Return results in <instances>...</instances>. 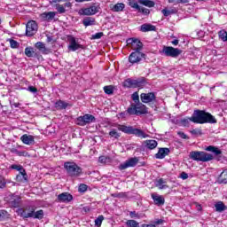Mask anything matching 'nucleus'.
Returning <instances> with one entry per match:
<instances>
[{"mask_svg":"<svg viewBox=\"0 0 227 227\" xmlns=\"http://www.w3.org/2000/svg\"><path fill=\"white\" fill-rule=\"evenodd\" d=\"M127 44L134 51L141 52L143 51V43L139 39L129 38L127 40Z\"/></svg>","mask_w":227,"mask_h":227,"instance_id":"obj_10","label":"nucleus"},{"mask_svg":"<svg viewBox=\"0 0 227 227\" xmlns=\"http://www.w3.org/2000/svg\"><path fill=\"white\" fill-rule=\"evenodd\" d=\"M6 215H8V212H6L5 210H0V221H2V219H4Z\"/></svg>","mask_w":227,"mask_h":227,"instance_id":"obj_56","label":"nucleus"},{"mask_svg":"<svg viewBox=\"0 0 227 227\" xmlns=\"http://www.w3.org/2000/svg\"><path fill=\"white\" fill-rule=\"evenodd\" d=\"M140 31H142V33H148V31H155V26L152 24H143L140 27Z\"/></svg>","mask_w":227,"mask_h":227,"instance_id":"obj_27","label":"nucleus"},{"mask_svg":"<svg viewBox=\"0 0 227 227\" xmlns=\"http://www.w3.org/2000/svg\"><path fill=\"white\" fill-rule=\"evenodd\" d=\"M18 210H23L25 212V214H29V212H31V210H35V207L31 206V205H27L25 207L18 208Z\"/></svg>","mask_w":227,"mask_h":227,"instance_id":"obj_40","label":"nucleus"},{"mask_svg":"<svg viewBox=\"0 0 227 227\" xmlns=\"http://www.w3.org/2000/svg\"><path fill=\"white\" fill-rule=\"evenodd\" d=\"M146 58V55L142 51H132L129 56V62L131 65H137Z\"/></svg>","mask_w":227,"mask_h":227,"instance_id":"obj_6","label":"nucleus"},{"mask_svg":"<svg viewBox=\"0 0 227 227\" xmlns=\"http://www.w3.org/2000/svg\"><path fill=\"white\" fill-rule=\"evenodd\" d=\"M163 223H164V220H162V219H156L154 221V225L155 224H163Z\"/></svg>","mask_w":227,"mask_h":227,"instance_id":"obj_62","label":"nucleus"},{"mask_svg":"<svg viewBox=\"0 0 227 227\" xmlns=\"http://www.w3.org/2000/svg\"><path fill=\"white\" fill-rule=\"evenodd\" d=\"M157 145L159 144L156 140H145L144 142V146L145 148H147V150H155V148H157Z\"/></svg>","mask_w":227,"mask_h":227,"instance_id":"obj_20","label":"nucleus"},{"mask_svg":"<svg viewBox=\"0 0 227 227\" xmlns=\"http://www.w3.org/2000/svg\"><path fill=\"white\" fill-rule=\"evenodd\" d=\"M161 13L164 15V17H169V15H175L176 13V8L170 7V8H164L161 10Z\"/></svg>","mask_w":227,"mask_h":227,"instance_id":"obj_24","label":"nucleus"},{"mask_svg":"<svg viewBox=\"0 0 227 227\" xmlns=\"http://www.w3.org/2000/svg\"><path fill=\"white\" fill-rule=\"evenodd\" d=\"M137 162H139V160L137 158H130L128 160L121 163L119 166V169L123 170L127 169L128 168H134L137 166Z\"/></svg>","mask_w":227,"mask_h":227,"instance_id":"obj_13","label":"nucleus"},{"mask_svg":"<svg viewBox=\"0 0 227 227\" xmlns=\"http://www.w3.org/2000/svg\"><path fill=\"white\" fill-rule=\"evenodd\" d=\"M72 200H74V197L68 192H62L57 197V201L59 203H70Z\"/></svg>","mask_w":227,"mask_h":227,"instance_id":"obj_16","label":"nucleus"},{"mask_svg":"<svg viewBox=\"0 0 227 227\" xmlns=\"http://www.w3.org/2000/svg\"><path fill=\"white\" fill-rule=\"evenodd\" d=\"M6 187V179L3 176H0V189Z\"/></svg>","mask_w":227,"mask_h":227,"instance_id":"obj_52","label":"nucleus"},{"mask_svg":"<svg viewBox=\"0 0 227 227\" xmlns=\"http://www.w3.org/2000/svg\"><path fill=\"white\" fill-rule=\"evenodd\" d=\"M143 227H157L155 224H144Z\"/></svg>","mask_w":227,"mask_h":227,"instance_id":"obj_64","label":"nucleus"},{"mask_svg":"<svg viewBox=\"0 0 227 227\" xmlns=\"http://www.w3.org/2000/svg\"><path fill=\"white\" fill-rule=\"evenodd\" d=\"M67 40L69 42V51H73V52H75V51H79V49H82V46L77 43L75 37L70 35L67 37Z\"/></svg>","mask_w":227,"mask_h":227,"instance_id":"obj_15","label":"nucleus"},{"mask_svg":"<svg viewBox=\"0 0 227 227\" xmlns=\"http://www.w3.org/2000/svg\"><path fill=\"white\" fill-rule=\"evenodd\" d=\"M96 120L97 119L95 118V116L90 114H86L82 116H79L76 119V123L77 125H80V127H84L85 125H88L90 123H95Z\"/></svg>","mask_w":227,"mask_h":227,"instance_id":"obj_8","label":"nucleus"},{"mask_svg":"<svg viewBox=\"0 0 227 227\" xmlns=\"http://www.w3.org/2000/svg\"><path fill=\"white\" fill-rule=\"evenodd\" d=\"M98 12H100V5H98L97 4H93L90 7L81 9L79 11V14L80 15H87V16L97 15V13H98Z\"/></svg>","mask_w":227,"mask_h":227,"instance_id":"obj_9","label":"nucleus"},{"mask_svg":"<svg viewBox=\"0 0 227 227\" xmlns=\"http://www.w3.org/2000/svg\"><path fill=\"white\" fill-rule=\"evenodd\" d=\"M206 152H211L212 153H214V155H216V156H219L221 155V153H223V152L219 148L214 145H209L206 147Z\"/></svg>","mask_w":227,"mask_h":227,"instance_id":"obj_28","label":"nucleus"},{"mask_svg":"<svg viewBox=\"0 0 227 227\" xmlns=\"http://www.w3.org/2000/svg\"><path fill=\"white\" fill-rule=\"evenodd\" d=\"M35 47L38 51H40L42 54H44V55L51 54V52H52V51L47 48V46H45V44L42 42H37L35 44Z\"/></svg>","mask_w":227,"mask_h":227,"instance_id":"obj_18","label":"nucleus"},{"mask_svg":"<svg viewBox=\"0 0 227 227\" xmlns=\"http://www.w3.org/2000/svg\"><path fill=\"white\" fill-rule=\"evenodd\" d=\"M143 84H145V82L141 79H127L124 82V86H126V88H141V86H143Z\"/></svg>","mask_w":227,"mask_h":227,"instance_id":"obj_12","label":"nucleus"},{"mask_svg":"<svg viewBox=\"0 0 227 227\" xmlns=\"http://www.w3.org/2000/svg\"><path fill=\"white\" fill-rule=\"evenodd\" d=\"M170 4H185V3H189V0H168Z\"/></svg>","mask_w":227,"mask_h":227,"instance_id":"obj_45","label":"nucleus"},{"mask_svg":"<svg viewBox=\"0 0 227 227\" xmlns=\"http://www.w3.org/2000/svg\"><path fill=\"white\" fill-rule=\"evenodd\" d=\"M127 112L129 114H137L138 115V113H137V105L136 104H132L131 105V107H129Z\"/></svg>","mask_w":227,"mask_h":227,"instance_id":"obj_36","label":"nucleus"},{"mask_svg":"<svg viewBox=\"0 0 227 227\" xmlns=\"http://www.w3.org/2000/svg\"><path fill=\"white\" fill-rule=\"evenodd\" d=\"M180 178H182V180H187V178H189V174L185 172H182L180 175Z\"/></svg>","mask_w":227,"mask_h":227,"instance_id":"obj_58","label":"nucleus"},{"mask_svg":"<svg viewBox=\"0 0 227 227\" xmlns=\"http://www.w3.org/2000/svg\"><path fill=\"white\" fill-rule=\"evenodd\" d=\"M37 31H38V24H36V21L30 20L27 23V27H26L27 36H33L34 35H36Z\"/></svg>","mask_w":227,"mask_h":227,"instance_id":"obj_11","label":"nucleus"},{"mask_svg":"<svg viewBox=\"0 0 227 227\" xmlns=\"http://www.w3.org/2000/svg\"><path fill=\"white\" fill-rule=\"evenodd\" d=\"M17 214L20 215V217H22L23 219H43V210H38L35 212V209H31L29 213H26V211L22 209H17Z\"/></svg>","mask_w":227,"mask_h":227,"instance_id":"obj_5","label":"nucleus"},{"mask_svg":"<svg viewBox=\"0 0 227 227\" xmlns=\"http://www.w3.org/2000/svg\"><path fill=\"white\" fill-rule=\"evenodd\" d=\"M102 221H104V215H99L96 220H95V225L99 227L102 226Z\"/></svg>","mask_w":227,"mask_h":227,"instance_id":"obj_49","label":"nucleus"},{"mask_svg":"<svg viewBox=\"0 0 227 227\" xmlns=\"http://www.w3.org/2000/svg\"><path fill=\"white\" fill-rule=\"evenodd\" d=\"M129 215H130L131 219H141L144 215L139 214V213H136V211H131L129 213Z\"/></svg>","mask_w":227,"mask_h":227,"instance_id":"obj_44","label":"nucleus"},{"mask_svg":"<svg viewBox=\"0 0 227 227\" xmlns=\"http://www.w3.org/2000/svg\"><path fill=\"white\" fill-rule=\"evenodd\" d=\"M218 184H227V169L223 170L219 177H218Z\"/></svg>","mask_w":227,"mask_h":227,"instance_id":"obj_32","label":"nucleus"},{"mask_svg":"<svg viewBox=\"0 0 227 227\" xmlns=\"http://www.w3.org/2000/svg\"><path fill=\"white\" fill-rule=\"evenodd\" d=\"M177 134L179 137H182V139H187V135H185V133L179 131Z\"/></svg>","mask_w":227,"mask_h":227,"instance_id":"obj_61","label":"nucleus"},{"mask_svg":"<svg viewBox=\"0 0 227 227\" xmlns=\"http://www.w3.org/2000/svg\"><path fill=\"white\" fill-rule=\"evenodd\" d=\"M117 129L118 130H121V132H124V134H133L134 136H137V137H148V136L143 130L133 128L132 126L118 124Z\"/></svg>","mask_w":227,"mask_h":227,"instance_id":"obj_2","label":"nucleus"},{"mask_svg":"<svg viewBox=\"0 0 227 227\" xmlns=\"http://www.w3.org/2000/svg\"><path fill=\"white\" fill-rule=\"evenodd\" d=\"M161 54L168 58H178V56L182 54V50L171 46H164Z\"/></svg>","mask_w":227,"mask_h":227,"instance_id":"obj_7","label":"nucleus"},{"mask_svg":"<svg viewBox=\"0 0 227 227\" xmlns=\"http://www.w3.org/2000/svg\"><path fill=\"white\" fill-rule=\"evenodd\" d=\"M104 91L106 95H113L114 90L113 89V86H105Z\"/></svg>","mask_w":227,"mask_h":227,"instance_id":"obj_46","label":"nucleus"},{"mask_svg":"<svg viewBox=\"0 0 227 227\" xmlns=\"http://www.w3.org/2000/svg\"><path fill=\"white\" fill-rule=\"evenodd\" d=\"M64 168L69 176H80L81 173H82V168H81L75 162H65Z\"/></svg>","mask_w":227,"mask_h":227,"instance_id":"obj_4","label":"nucleus"},{"mask_svg":"<svg viewBox=\"0 0 227 227\" xmlns=\"http://www.w3.org/2000/svg\"><path fill=\"white\" fill-rule=\"evenodd\" d=\"M129 6L131 8H134L135 10H140L141 6H139V4H137V2L136 1H129Z\"/></svg>","mask_w":227,"mask_h":227,"instance_id":"obj_48","label":"nucleus"},{"mask_svg":"<svg viewBox=\"0 0 227 227\" xmlns=\"http://www.w3.org/2000/svg\"><path fill=\"white\" fill-rule=\"evenodd\" d=\"M167 155H169V148H160L155 154L156 159H164Z\"/></svg>","mask_w":227,"mask_h":227,"instance_id":"obj_21","label":"nucleus"},{"mask_svg":"<svg viewBox=\"0 0 227 227\" xmlns=\"http://www.w3.org/2000/svg\"><path fill=\"white\" fill-rule=\"evenodd\" d=\"M16 182H27V173H26V170H22L16 176Z\"/></svg>","mask_w":227,"mask_h":227,"instance_id":"obj_26","label":"nucleus"},{"mask_svg":"<svg viewBox=\"0 0 227 227\" xmlns=\"http://www.w3.org/2000/svg\"><path fill=\"white\" fill-rule=\"evenodd\" d=\"M10 45H11L12 49H17V47H19V43L13 39H11Z\"/></svg>","mask_w":227,"mask_h":227,"instance_id":"obj_53","label":"nucleus"},{"mask_svg":"<svg viewBox=\"0 0 227 227\" xmlns=\"http://www.w3.org/2000/svg\"><path fill=\"white\" fill-rule=\"evenodd\" d=\"M125 10V4L119 3L112 7V12H123Z\"/></svg>","mask_w":227,"mask_h":227,"instance_id":"obj_34","label":"nucleus"},{"mask_svg":"<svg viewBox=\"0 0 227 227\" xmlns=\"http://www.w3.org/2000/svg\"><path fill=\"white\" fill-rule=\"evenodd\" d=\"M109 136L114 139H120L121 134L116 130V129H112L109 132Z\"/></svg>","mask_w":227,"mask_h":227,"instance_id":"obj_37","label":"nucleus"},{"mask_svg":"<svg viewBox=\"0 0 227 227\" xmlns=\"http://www.w3.org/2000/svg\"><path fill=\"white\" fill-rule=\"evenodd\" d=\"M55 8L58 13H65L67 12V9H65V6L63 4H55Z\"/></svg>","mask_w":227,"mask_h":227,"instance_id":"obj_41","label":"nucleus"},{"mask_svg":"<svg viewBox=\"0 0 227 227\" xmlns=\"http://www.w3.org/2000/svg\"><path fill=\"white\" fill-rule=\"evenodd\" d=\"M40 17L42 20H44L45 22H51V20L56 17V12H43Z\"/></svg>","mask_w":227,"mask_h":227,"instance_id":"obj_19","label":"nucleus"},{"mask_svg":"<svg viewBox=\"0 0 227 227\" xmlns=\"http://www.w3.org/2000/svg\"><path fill=\"white\" fill-rule=\"evenodd\" d=\"M190 158H192V160H196L197 162H208L209 160H214V155L200 151L191 152Z\"/></svg>","mask_w":227,"mask_h":227,"instance_id":"obj_3","label":"nucleus"},{"mask_svg":"<svg viewBox=\"0 0 227 227\" xmlns=\"http://www.w3.org/2000/svg\"><path fill=\"white\" fill-rule=\"evenodd\" d=\"M126 224L128 227H139V223H137L136 220H128Z\"/></svg>","mask_w":227,"mask_h":227,"instance_id":"obj_42","label":"nucleus"},{"mask_svg":"<svg viewBox=\"0 0 227 227\" xmlns=\"http://www.w3.org/2000/svg\"><path fill=\"white\" fill-rule=\"evenodd\" d=\"M25 55L27 58H33V56L35 55V50L33 49V47H27L25 49Z\"/></svg>","mask_w":227,"mask_h":227,"instance_id":"obj_38","label":"nucleus"},{"mask_svg":"<svg viewBox=\"0 0 227 227\" xmlns=\"http://www.w3.org/2000/svg\"><path fill=\"white\" fill-rule=\"evenodd\" d=\"M8 201L11 207H13V208H19L20 207L22 199L20 198V196L18 195H11L9 196Z\"/></svg>","mask_w":227,"mask_h":227,"instance_id":"obj_17","label":"nucleus"},{"mask_svg":"<svg viewBox=\"0 0 227 227\" xmlns=\"http://www.w3.org/2000/svg\"><path fill=\"white\" fill-rule=\"evenodd\" d=\"M172 45H177L178 44V39H175L171 42Z\"/></svg>","mask_w":227,"mask_h":227,"instance_id":"obj_63","label":"nucleus"},{"mask_svg":"<svg viewBox=\"0 0 227 227\" xmlns=\"http://www.w3.org/2000/svg\"><path fill=\"white\" fill-rule=\"evenodd\" d=\"M152 199L153 200L155 205H158V206L164 205V197L159 194L153 193Z\"/></svg>","mask_w":227,"mask_h":227,"instance_id":"obj_22","label":"nucleus"},{"mask_svg":"<svg viewBox=\"0 0 227 227\" xmlns=\"http://www.w3.org/2000/svg\"><path fill=\"white\" fill-rule=\"evenodd\" d=\"M215 208L216 212H224V210H226V206L224 205V203L220 201L215 205Z\"/></svg>","mask_w":227,"mask_h":227,"instance_id":"obj_35","label":"nucleus"},{"mask_svg":"<svg viewBox=\"0 0 227 227\" xmlns=\"http://www.w3.org/2000/svg\"><path fill=\"white\" fill-rule=\"evenodd\" d=\"M109 160H111V158L107 156H100L98 159V162L101 164H106V162H109Z\"/></svg>","mask_w":227,"mask_h":227,"instance_id":"obj_47","label":"nucleus"},{"mask_svg":"<svg viewBox=\"0 0 227 227\" xmlns=\"http://www.w3.org/2000/svg\"><path fill=\"white\" fill-rule=\"evenodd\" d=\"M27 90V91H30V93H36V91H38V90H36V88L34 86H29Z\"/></svg>","mask_w":227,"mask_h":227,"instance_id":"obj_59","label":"nucleus"},{"mask_svg":"<svg viewBox=\"0 0 227 227\" xmlns=\"http://www.w3.org/2000/svg\"><path fill=\"white\" fill-rule=\"evenodd\" d=\"M12 153H16V155H20V157L24 155V153L20 152L17 149H12Z\"/></svg>","mask_w":227,"mask_h":227,"instance_id":"obj_60","label":"nucleus"},{"mask_svg":"<svg viewBox=\"0 0 227 227\" xmlns=\"http://www.w3.org/2000/svg\"><path fill=\"white\" fill-rule=\"evenodd\" d=\"M139 4H143L144 6H147V8H153L155 6V2L152 0H138Z\"/></svg>","mask_w":227,"mask_h":227,"instance_id":"obj_33","label":"nucleus"},{"mask_svg":"<svg viewBox=\"0 0 227 227\" xmlns=\"http://www.w3.org/2000/svg\"><path fill=\"white\" fill-rule=\"evenodd\" d=\"M191 133L193 135V136H200L201 135V129H192L191 131Z\"/></svg>","mask_w":227,"mask_h":227,"instance_id":"obj_57","label":"nucleus"},{"mask_svg":"<svg viewBox=\"0 0 227 227\" xmlns=\"http://www.w3.org/2000/svg\"><path fill=\"white\" fill-rule=\"evenodd\" d=\"M218 36L222 42H227V32L226 30H220L218 32Z\"/></svg>","mask_w":227,"mask_h":227,"instance_id":"obj_39","label":"nucleus"},{"mask_svg":"<svg viewBox=\"0 0 227 227\" xmlns=\"http://www.w3.org/2000/svg\"><path fill=\"white\" fill-rule=\"evenodd\" d=\"M137 112L138 114H146V113H148V108L140 102L137 104Z\"/></svg>","mask_w":227,"mask_h":227,"instance_id":"obj_25","label":"nucleus"},{"mask_svg":"<svg viewBox=\"0 0 227 227\" xmlns=\"http://www.w3.org/2000/svg\"><path fill=\"white\" fill-rule=\"evenodd\" d=\"M20 139L24 145H33L35 143V137L31 135H23Z\"/></svg>","mask_w":227,"mask_h":227,"instance_id":"obj_23","label":"nucleus"},{"mask_svg":"<svg viewBox=\"0 0 227 227\" xmlns=\"http://www.w3.org/2000/svg\"><path fill=\"white\" fill-rule=\"evenodd\" d=\"M78 191L79 192H86V191H88V185L81 184L78 187Z\"/></svg>","mask_w":227,"mask_h":227,"instance_id":"obj_51","label":"nucleus"},{"mask_svg":"<svg viewBox=\"0 0 227 227\" xmlns=\"http://www.w3.org/2000/svg\"><path fill=\"white\" fill-rule=\"evenodd\" d=\"M155 185H156V187H158V189H160V190L168 189V187H169L166 184V181L164 179H162V178H160V179L156 180Z\"/></svg>","mask_w":227,"mask_h":227,"instance_id":"obj_29","label":"nucleus"},{"mask_svg":"<svg viewBox=\"0 0 227 227\" xmlns=\"http://www.w3.org/2000/svg\"><path fill=\"white\" fill-rule=\"evenodd\" d=\"M82 24L83 26H85V27H88L89 26H95L96 24L95 18L87 17L83 19Z\"/></svg>","mask_w":227,"mask_h":227,"instance_id":"obj_30","label":"nucleus"},{"mask_svg":"<svg viewBox=\"0 0 227 227\" xmlns=\"http://www.w3.org/2000/svg\"><path fill=\"white\" fill-rule=\"evenodd\" d=\"M138 12L140 13H144V15H148L150 13V10H148L145 7H140V9H138Z\"/></svg>","mask_w":227,"mask_h":227,"instance_id":"obj_55","label":"nucleus"},{"mask_svg":"<svg viewBox=\"0 0 227 227\" xmlns=\"http://www.w3.org/2000/svg\"><path fill=\"white\" fill-rule=\"evenodd\" d=\"M155 98L156 96L153 92L142 93L140 95V99L143 104H150V102H154Z\"/></svg>","mask_w":227,"mask_h":227,"instance_id":"obj_14","label":"nucleus"},{"mask_svg":"<svg viewBox=\"0 0 227 227\" xmlns=\"http://www.w3.org/2000/svg\"><path fill=\"white\" fill-rule=\"evenodd\" d=\"M11 169H15L16 171H19L20 173L22 171H25L24 167L22 165H17V164H12L11 165Z\"/></svg>","mask_w":227,"mask_h":227,"instance_id":"obj_43","label":"nucleus"},{"mask_svg":"<svg viewBox=\"0 0 227 227\" xmlns=\"http://www.w3.org/2000/svg\"><path fill=\"white\" fill-rule=\"evenodd\" d=\"M132 100L135 102V104H139V94L137 92H134L131 96Z\"/></svg>","mask_w":227,"mask_h":227,"instance_id":"obj_50","label":"nucleus"},{"mask_svg":"<svg viewBox=\"0 0 227 227\" xmlns=\"http://www.w3.org/2000/svg\"><path fill=\"white\" fill-rule=\"evenodd\" d=\"M68 106H69L68 103H67L63 100H59V101L55 102V107L59 111L66 109Z\"/></svg>","mask_w":227,"mask_h":227,"instance_id":"obj_31","label":"nucleus"},{"mask_svg":"<svg viewBox=\"0 0 227 227\" xmlns=\"http://www.w3.org/2000/svg\"><path fill=\"white\" fill-rule=\"evenodd\" d=\"M191 121L203 125V123H217V119L210 113H207L203 110H195L192 117H186L181 120V125H183V127H189Z\"/></svg>","mask_w":227,"mask_h":227,"instance_id":"obj_1","label":"nucleus"},{"mask_svg":"<svg viewBox=\"0 0 227 227\" xmlns=\"http://www.w3.org/2000/svg\"><path fill=\"white\" fill-rule=\"evenodd\" d=\"M104 36V33L98 32L92 35L93 40H99V38H102Z\"/></svg>","mask_w":227,"mask_h":227,"instance_id":"obj_54","label":"nucleus"}]
</instances>
